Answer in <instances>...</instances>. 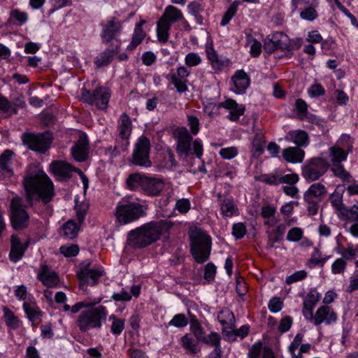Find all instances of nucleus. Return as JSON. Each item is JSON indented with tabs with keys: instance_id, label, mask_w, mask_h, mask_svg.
Returning <instances> with one entry per match:
<instances>
[{
	"instance_id": "obj_1",
	"label": "nucleus",
	"mask_w": 358,
	"mask_h": 358,
	"mask_svg": "<svg viewBox=\"0 0 358 358\" xmlns=\"http://www.w3.org/2000/svg\"><path fill=\"white\" fill-rule=\"evenodd\" d=\"M23 185L29 203L40 199L47 203L53 196V184L42 170H29L24 177Z\"/></svg>"
},
{
	"instance_id": "obj_2",
	"label": "nucleus",
	"mask_w": 358,
	"mask_h": 358,
	"mask_svg": "<svg viewBox=\"0 0 358 358\" xmlns=\"http://www.w3.org/2000/svg\"><path fill=\"white\" fill-rule=\"evenodd\" d=\"M190 239V252L199 264L206 262L211 252V238L197 226L191 227L188 232Z\"/></svg>"
},
{
	"instance_id": "obj_3",
	"label": "nucleus",
	"mask_w": 358,
	"mask_h": 358,
	"mask_svg": "<svg viewBox=\"0 0 358 358\" xmlns=\"http://www.w3.org/2000/svg\"><path fill=\"white\" fill-rule=\"evenodd\" d=\"M162 225H141L128 233L127 242L132 248H145L157 241L162 233Z\"/></svg>"
},
{
	"instance_id": "obj_4",
	"label": "nucleus",
	"mask_w": 358,
	"mask_h": 358,
	"mask_svg": "<svg viewBox=\"0 0 358 358\" xmlns=\"http://www.w3.org/2000/svg\"><path fill=\"white\" fill-rule=\"evenodd\" d=\"M145 215V206L131 196H124L117 203L115 216L120 222H134Z\"/></svg>"
},
{
	"instance_id": "obj_5",
	"label": "nucleus",
	"mask_w": 358,
	"mask_h": 358,
	"mask_svg": "<svg viewBox=\"0 0 358 358\" xmlns=\"http://www.w3.org/2000/svg\"><path fill=\"white\" fill-rule=\"evenodd\" d=\"M108 313L103 306L90 307L82 311L78 316L76 324L81 332H87L91 329H99L103 322L106 321Z\"/></svg>"
},
{
	"instance_id": "obj_6",
	"label": "nucleus",
	"mask_w": 358,
	"mask_h": 358,
	"mask_svg": "<svg viewBox=\"0 0 358 358\" xmlns=\"http://www.w3.org/2000/svg\"><path fill=\"white\" fill-rule=\"evenodd\" d=\"M353 140L348 134H342L336 144L329 149V159L332 164H341L347 159L349 152L352 151Z\"/></svg>"
},
{
	"instance_id": "obj_7",
	"label": "nucleus",
	"mask_w": 358,
	"mask_h": 358,
	"mask_svg": "<svg viewBox=\"0 0 358 358\" xmlns=\"http://www.w3.org/2000/svg\"><path fill=\"white\" fill-rule=\"evenodd\" d=\"M329 164L322 157L313 158L301 166V174L305 180L315 181L322 176L327 171Z\"/></svg>"
},
{
	"instance_id": "obj_8",
	"label": "nucleus",
	"mask_w": 358,
	"mask_h": 358,
	"mask_svg": "<svg viewBox=\"0 0 358 358\" xmlns=\"http://www.w3.org/2000/svg\"><path fill=\"white\" fill-rule=\"evenodd\" d=\"M150 151V140L145 136H141L136 143L133 150L132 163L135 165L146 168L151 166Z\"/></svg>"
},
{
	"instance_id": "obj_9",
	"label": "nucleus",
	"mask_w": 358,
	"mask_h": 358,
	"mask_svg": "<svg viewBox=\"0 0 358 358\" xmlns=\"http://www.w3.org/2000/svg\"><path fill=\"white\" fill-rule=\"evenodd\" d=\"M90 262L85 261L80 264V271L77 273L80 280V287L84 289L87 285L94 286L98 279L103 275L104 272L101 269L90 268Z\"/></svg>"
},
{
	"instance_id": "obj_10",
	"label": "nucleus",
	"mask_w": 358,
	"mask_h": 358,
	"mask_svg": "<svg viewBox=\"0 0 358 358\" xmlns=\"http://www.w3.org/2000/svg\"><path fill=\"white\" fill-rule=\"evenodd\" d=\"M205 52L209 64L215 73H220L229 65V59L223 55H218L214 49L213 41H207Z\"/></svg>"
},
{
	"instance_id": "obj_11",
	"label": "nucleus",
	"mask_w": 358,
	"mask_h": 358,
	"mask_svg": "<svg viewBox=\"0 0 358 358\" xmlns=\"http://www.w3.org/2000/svg\"><path fill=\"white\" fill-rule=\"evenodd\" d=\"M24 141L31 150L44 153L49 148L52 142V136L49 132L29 134L25 137Z\"/></svg>"
},
{
	"instance_id": "obj_12",
	"label": "nucleus",
	"mask_w": 358,
	"mask_h": 358,
	"mask_svg": "<svg viewBox=\"0 0 358 358\" xmlns=\"http://www.w3.org/2000/svg\"><path fill=\"white\" fill-rule=\"evenodd\" d=\"M190 75V71L186 66H179L176 72L170 73L166 76L167 80L171 82L177 91L180 93L185 92L187 90V77Z\"/></svg>"
},
{
	"instance_id": "obj_13",
	"label": "nucleus",
	"mask_w": 358,
	"mask_h": 358,
	"mask_svg": "<svg viewBox=\"0 0 358 358\" xmlns=\"http://www.w3.org/2000/svg\"><path fill=\"white\" fill-rule=\"evenodd\" d=\"M337 320L336 313L331 307L324 305L319 307L315 315L309 320L313 322L315 326H319L324 322L327 325H330Z\"/></svg>"
},
{
	"instance_id": "obj_14",
	"label": "nucleus",
	"mask_w": 358,
	"mask_h": 358,
	"mask_svg": "<svg viewBox=\"0 0 358 358\" xmlns=\"http://www.w3.org/2000/svg\"><path fill=\"white\" fill-rule=\"evenodd\" d=\"M101 37L103 41L109 42L116 38L122 31V25L120 21L110 18L103 22Z\"/></svg>"
},
{
	"instance_id": "obj_15",
	"label": "nucleus",
	"mask_w": 358,
	"mask_h": 358,
	"mask_svg": "<svg viewBox=\"0 0 358 358\" xmlns=\"http://www.w3.org/2000/svg\"><path fill=\"white\" fill-rule=\"evenodd\" d=\"M164 181L156 177L145 176L141 192L146 196H156L164 189Z\"/></svg>"
},
{
	"instance_id": "obj_16",
	"label": "nucleus",
	"mask_w": 358,
	"mask_h": 358,
	"mask_svg": "<svg viewBox=\"0 0 358 358\" xmlns=\"http://www.w3.org/2000/svg\"><path fill=\"white\" fill-rule=\"evenodd\" d=\"M178 138L177 152L180 157H187L190 152V141L192 137L189 135L187 128L182 127L176 131Z\"/></svg>"
},
{
	"instance_id": "obj_17",
	"label": "nucleus",
	"mask_w": 358,
	"mask_h": 358,
	"mask_svg": "<svg viewBox=\"0 0 358 358\" xmlns=\"http://www.w3.org/2000/svg\"><path fill=\"white\" fill-rule=\"evenodd\" d=\"M88 140L87 136L81 133L76 144L71 148V153L76 162H84L88 157Z\"/></svg>"
},
{
	"instance_id": "obj_18",
	"label": "nucleus",
	"mask_w": 358,
	"mask_h": 358,
	"mask_svg": "<svg viewBox=\"0 0 358 358\" xmlns=\"http://www.w3.org/2000/svg\"><path fill=\"white\" fill-rule=\"evenodd\" d=\"M50 169L58 180H62L69 178L77 169L67 162L55 161L50 164Z\"/></svg>"
},
{
	"instance_id": "obj_19",
	"label": "nucleus",
	"mask_w": 358,
	"mask_h": 358,
	"mask_svg": "<svg viewBox=\"0 0 358 358\" xmlns=\"http://www.w3.org/2000/svg\"><path fill=\"white\" fill-rule=\"evenodd\" d=\"M29 243V241H27L24 243H22L16 235H12L9 253L10 260L14 263L20 261L23 257Z\"/></svg>"
},
{
	"instance_id": "obj_20",
	"label": "nucleus",
	"mask_w": 358,
	"mask_h": 358,
	"mask_svg": "<svg viewBox=\"0 0 358 358\" xmlns=\"http://www.w3.org/2000/svg\"><path fill=\"white\" fill-rule=\"evenodd\" d=\"M231 90L236 94H243L250 85V78L243 70H238L231 78Z\"/></svg>"
},
{
	"instance_id": "obj_21",
	"label": "nucleus",
	"mask_w": 358,
	"mask_h": 358,
	"mask_svg": "<svg viewBox=\"0 0 358 358\" xmlns=\"http://www.w3.org/2000/svg\"><path fill=\"white\" fill-rule=\"evenodd\" d=\"M10 206L12 224H24L29 220L27 213L21 206L20 198H13Z\"/></svg>"
},
{
	"instance_id": "obj_22",
	"label": "nucleus",
	"mask_w": 358,
	"mask_h": 358,
	"mask_svg": "<svg viewBox=\"0 0 358 358\" xmlns=\"http://www.w3.org/2000/svg\"><path fill=\"white\" fill-rule=\"evenodd\" d=\"M327 187L321 182H315L305 192L303 198L306 202L320 201L327 194Z\"/></svg>"
},
{
	"instance_id": "obj_23",
	"label": "nucleus",
	"mask_w": 358,
	"mask_h": 358,
	"mask_svg": "<svg viewBox=\"0 0 358 358\" xmlns=\"http://www.w3.org/2000/svg\"><path fill=\"white\" fill-rule=\"evenodd\" d=\"M38 278L43 285L48 287H56L59 281L58 275L55 271H52L47 265L41 266V271L38 274Z\"/></svg>"
},
{
	"instance_id": "obj_24",
	"label": "nucleus",
	"mask_w": 358,
	"mask_h": 358,
	"mask_svg": "<svg viewBox=\"0 0 358 358\" xmlns=\"http://www.w3.org/2000/svg\"><path fill=\"white\" fill-rule=\"evenodd\" d=\"M110 98V91L108 87H98L93 92V105L99 109L104 110L108 107Z\"/></svg>"
},
{
	"instance_id": "obj_25",
	"label": "nucleus",
	"mask_w": 358,
	"mask_h": 358,
	"mask_svg": "<svg viewBox=\"0 0 358 358\" xmlns=\"http://www.w3.org/2000/svg\"><path fill=\"white\" fill-rule=\"evenodd\" d=\"M220 106L229 111L228 118L232 121L238 120L245 111V107L243 105H238L234 100L231 99L220 103Z\"/></svg>"
},
{
	"instance_id": "obj_26",
	"label": "nucleus",
	"mask_w": 358,
	"mask_h": 358,
	"mask_svg": "<svg viewBox=\"0 0 358 358\" xmlns=\"http://www.w3.org/2000/svg\"><path fill=\"white\" fill-rule=\"evenodd\" d=\"M283 159L288 163L297 164L303 162L305 153L304 152L296 147H289L284 149L282 152Z\"/></svg>"
},
{
	"instance_id": "obj_27",
	"label": "nucleus",
	"mask_w": 358,
	"mask_h": 358,
	"mask_svg": "<svg viewBox=\"0 0 358 358\" xmlns=\"http://www.w3.org/2000/svg\"><path fill=\"white\" fill-rule=\"evenodd\" d=\"M285 139L294 143L298 147H306L308 145V134L302 130H293L289 131Z\"/></svg>"
},
{
	"instance_id": "obj_28",
	"label": "nucleus",
	"mask_w": 358,
	"mask_h": 358,
	"mask_svg": "<svg viewBox=\"0 0 358 358\" xmlns=\"http://www.w3.org/2000/svg\"><path fill=\"white\" fill-rule=\"evenodd\" d=\"M161 18L171 24L184 20L181 10L173 6L166 7Z\"/></svg>"
},
{
	"instance_id": "obj_29",
	"label": "nucleus",
	"mask_w": 358,
	"mask_h": 358,
	"mask_svg": "<svg viewBox=\"0 0 358 358\" xmlns=\"http://www.w3.org/2000/svg\"><path fill=\"white\" fill-rule=\"evenodd\" d=\"M345 189L344 185H338L334 192L330 195V202L333 208L338 213L344 207L343 195Z\"/></svg>"
},
{
	"instance_id": "obj_30",
	"label": "nucleus",
	"mask_w": 358,
	"mask_h": 358,
	"mask_svg": "<svg viewBox=\"0 0 358 358\" xmlns=\"http://www.w3.org/2000/svg\"><path fill=\"white\" fill-rule=\"evenodd\" d=\"M295 110L297 116L301 120H306L309 122L317 120L315 115L308 112V105L303 99H298L296 100Z\"/></svg>"
},
{
	"instance_id": "obj_31",
	"label": "nucleus",
	"mask_w": 358,
	"mask_h": 358,
	"mask_svg": "<svg viewBox=\"0 0 358 358\" xmlns=\"http://www.w3.org/2000/svg\"><path fill=\"white\" fill-rule=\"evenodd\" d=\"M217 319L223 326V329H233L235 327V317L234 313L228 310H222L219 312Z\"/></svg>"
},
{
	"instance_id": "obj_32",
	"label": "nucleus",
	"mask_w": 358,
	"mask_h": 358,
	"mask_svg": "<svg viewBox=\"0 0 358 358\" xmlns=\"http://www.w3.org/2000/svg\"><path fill=\"white\" fill-rule=\"evenodd\" d=\"M131 131V122L129 117L126 114L120 116L119 121V133L121 137L125 140L126 144H128L127 139Z\"/></svg>"
},
{
	"instance_id": "obj_33",
	"label": "nucleus",
	"mask_w": 358,
	"mask_h": 358,
	"mask_svg": "<svg viewBox=\"0 0 358 358\" xmlns=\"http://www.w3.org/2000/svg\"><path fill=\"white\" fill-rule=\"evenodd\" d=\"M23 309L28 317L31 322H36L41 315L42 313L35 302L27 301L23 303Z\"/></svg>"
},
{
	"instance_id": "obj_34",
	"label": "nucleus",
	"mask_w": 358,
	"mask_h": 358,
	"mask_svg": "<svg viewBox=\"0 0 358 358\" xmlns=\"http://www.w3.org/2000/svg\"><path fill=\"white\" fill-rule=\"evenodd\" d=\"M145 23V20H141L135 27L132 40L128 45V50H133L137 45H138L145 36V33L142 29V26Z\"/></svg>"
},
{
	"instance_id": "obj_35",
	"label": "nucleus",
	"mask_w": 358,
	"mask_h": 358,
	"mask_svg": "<svg viewBox=\"0 0 358 358\" xmlns=\"http://www.w3.org/2000/svg\"><path fill=\"white\" fill-rule=\"evenodd\" d=\"M13 152L10 150H6L0 156V168L4 171L7 176H11L13 174L12 169V161H13Z\"/></svg>"
},
{
	"instance_id": "obj_36",
	"label": "nucleus",
	"mask_w": 358,
	"mask_h": 358,
	"mask_svg": "<svg viewBox=\"0 0 358 358\" xmlns=\"http://www.w3.org/2000/svg\"><path fill=\"white\" fill-rule=\"evenodd\" d=\"M145 176V175L140 173L131 174L126 181L128 189L131 190L139 189L141 191Z\"/></svg>"
},
{
	"instance_id": "obj_37",
	"label": "nucleus",
	"mask_w": 358,
	"mask_h": 358,
	"mask_svg": "<svg viewBox=\"0 0 358 358\" xmlns=\"http://www.w3.org/2000/svg\"><path fill=\"white\" fill-rule=\"evenodd\" d=\"M265 141L264 136L257 134L252 139L250 152L253 157H259L264 152Z\"/></svg>"
},
{
	"instance_id": "obj_38",
	"label": "nucleus",
	"mask_w": 358,
	"mask_h": 358,
	"mask_svg": "<svg viewBox=\"0 0 358 358\" xmlns=\"http://www.w3.org/2000/svg\"><path fill=\"white\" fill-rule=\"evenodd\" d=\"M171 24L160 18L157 24V34L159 41L166 42L169 37Z\"/></svg>"
},
{
	"instance_id": "obj_39",
	"label": "nucleus",
	"mask_w": 358,
	"mask_h": 358,
	"mask_svg": "<svg viewBox=\"0 0 358 358\" xmlns=\"http://www.w3.org/2000/svg\"><path fill=\"white\" fill-rule=\"evenodd\" d=\"M80 230V225H62L59 234L66 239L73 240L77 236Z\"/></svg>"
},
{
	"instance_id": "obj_40",
	"label": "nucleus",
	"mask_w": 358,
	"mask_h": 358,
	"mask_svg": "<svg viewBox=\"0 0 358 358\" xmlns=\"http://www.w3.org/2000/svg\"><path fill=\"white\" fill-rule=\"evenodd\" d=\"M245 46L250 47V53L252 57H257L262 52V44L250 34L246 35Z\"/></svg>"
},
{
	"instance_id": "obj_41",
	"label": "nucleus",
	"mask_w": 358,
	"mask_h": 358,
	"mask_svg": "<svg viewBox=\"0 0 358 358\" xmlns=\"http://www.w3.org/2000/svg\"><path fill=\"white\" fill-rule=\"evenodd\" d=\"M338 215L348 221H358V206L354 205L350 208L345 206Z\"/></svg>"
},
{
	"instance_id": "obj_42",
	"label": "nucleus",
	"mask_w": 358,
	"mask_h": 358,
	"mask_svg": "<svg viewBox=\"0 0 358 358\" xmlns=\"http://www.w3.org/2000/svg\"><path fill=\"white\" fill-rule=\"evenodd\" d=\"M182 346L192 354H196L198 352L196 342L188 334H185L180 338Z\"/></svg>"
},
{
	"instance_id": "obj_43",
	"label": "nucleus",
	"mask_w": 358,
	"mask_h": 358,
	"mask_svg": "<svg viewBox=\"0 0 358 358\" xmlns=\"http://www.w3.org/2000/svg\"><path fill=\"white\" fill-rule=\"evenodd\" d=\"M184 61L187 68H192L201 64L203 59L199 53L190 52L185 55Z\"/></svg>"
},
{
	"instance_id": "obj_44",
	"label": "nucleus",
	"mask_w": 358,
	"mask_h": 358,
	"mask_svg": "<svg viewBox=\"0 0 358 358\" xmlns=\"http://www.w3.org/2000/svg\"><path fill=\"white\" fill-rule=\"evenodd\" d=\"M221 210L224 216H232L237 212V208L232 200L224 199L220 205Z\"/></svg>"
},
{
	"instance_id": "obj_45",
	"label": "nucleus",
	"mask_w": 358,
	"mask_h": 358,
	"mask_svg": "<svg viewBox=\"0 0 358 358\" xmlns=\"http://www.w3.org/2000/svg\"><path fill=\"white\" fill-rule=\"evenodd\" d=\"M28 19L27 13L21 11L18 9L13 10L10 12V20L12 22L17 25L24 24Z\"/></svg>"
},
{
	"instance_id": "obj_46",
	"label": "nucleus",
	"mask_w": 358,
	"mask_h": 358,
	"mask_svg": "<svg viewBox=\"0 0 358 358\" xmlns=\"http://www.w3.org/2000/svg\"><path fill=\"white\" fill-rule=\"evenodd\" d=\"M3 310L6 325L13 329H17L19 326V320L17 317H15L13 312L6 307H3Z\"/></svg>"
},
{
	"instance_id": "obj_47",
	"label": "nucleus",
	"mask_w": 358,
	"mask_h": 358,
	"mask_svg": "<svg viewBox=\"0 0 358 358\" xmlns=\"http://www.w3.org/2000/svg\"><path fill=\"white\" fill-rule=\"evenodd\" d=\"M190 330L193 333L194 336L196 338L197 341H200L201 338L205 334L203 327L199 320L193 317L190 320Z\"/></svg>"
},
{
	"instance_id": "obj_48",
	"label": "nucleus",
	"mask_w": 358,
	"mask_h": 358,
	"mask_svg": "<svg viewBox=\"0 0 358 358\" xmlns=\"http://www.w3.org/2000/svg\"><path fill=\"white\" fill-rule=\"evenodd\" d=\"M218 154L223 159L231 160L238 155V150L235 146L225 147L220 148Z\"/></svg>"
},
{
	"instance_id": "obj_49",
	"label": "nucleus",
	"mask_w": 358,
	"mask_h": 358,
	"mask_svg": "<svg viewBox=\"0 0 358 358\" xmlns=\"http://www.w3.org/2000/svg\"><path fill=\"white\" fill-rule=\"evenodd\" d=\"M113 56V50H106L96 58L95 63L97 66L107 65L112 62Z\"/></svg>"
},
{
	"instance_id": "obj_50",
	"label": "nucleus",
	"mask_w": 358,
	"mask_h": 358,
	"mask_svg": "<svg viewBox=\"0 0 358 358\" xmlns=\"http://www.w3.org/2000/svg\"><path fill=\"white\" fill-rule=\"evenodd\" d=\"M101 298H98L94 299L93 300L90 301L86 300L83 301H80L78 303H76L71 308V311L73 313H76L83 308H90L92 306H94L95 305L98 304L101 301Z\"/></svg>"
},
{
	"instance_id": "obj_51",
	"label": "nucleus",
	"mask_w": 358,
	"mask_h": 358,
	"mask_svg": "<svg viewBox=\"0 0 358 358\" xmlns=\"http://www.w3.org/2000/svg\"><path fill=\"white\" fill-rule=\"evenodd\" d=\"M331 171L343 181H349L351 177L341 164H332Z\"/></svg>"
},
{
	"instance_id": "obj_52",
	"label": "nucleus",
	"mask_w": 358,
	"mask_h": 358,
	"mask_svg": "<svg viewBox=\"0 0 358 358\" xmlns=\"http://www.w3.org/2000/svg\"><path fill=\"white\" fill-rule=\"evenodd\" d=\"M337 252L341 255L340 259H343L347 262L348 260L353 259L355 258V251L352 245L348 248L338 247Z\"/></svg>"
},
{
	"instance_id": "obj_53",
	"label": "nucleus",
	"mask_w": 358,
	"mask_h": 358,
	"mask_svg": "<svg viewBox=\"0 0 358 358\" xmlns=\"http://www.w3.org/2000/svg\"><path fill=\"white\" fill-rule=\"evenodd\" d=\"M257 180L270 185H278L280 184L279 176L275 173L263 174L258 176Z\"/></svg>"
},
{
	"instance_id": "obj_54",
	"label": "nucleus",
	"mask_w": 358,
	"mask_h": 358,
	"mask_svg": "<svg viewBox=\"0 0 358 358\" xmlns=\"http://www.w3.org/2000/svg\"><path fill=\"white\" fill-rule=\"evenodd\" d=\"M200 341H202L207 345L214 346L215 348L220 346V336L215 332H212L207 336L203 335Z\"/></svg>"
},
{
	"instance_id": "obj_55",
	"label": "nucleus",
	"mask_w": 358,
	"mask_h": 358,
	"mask_svg": "<svg viewBox=\"0 0 358 358\" xmlns=\"http://www.w3.org/2000/svg\"><path fill=\"white\" fill-rule=\"evenodd\" d=\"M188 320L184 314H177L173 316L172 320L169 322V326H173L178 328H182L187 326Z\"/></svg>"
},
{
	"instance_id": "obj_56",
	"label": "nucleus",
	"mask_w": 358,
	"mask_h": 358,
	"mask_svg": "<svg viewBox=\"0 0 358 358\" xmlns=\"http://www.w3.org/2000/svg\"><path fill=\"white\" fill-rule=\"evenodd\" d=\"M347 262L343 259H337L331 265V271L334 274L343 273L346 269Z\"/></svg>"
},
{
	"instance_id": "obj_57",
	"label": "nucleus",
	"mask_w": 358,
	"mask_h": 358,
	"mask_svg": "<svg viewBox=\"0 0 358 358\" xmlns=\"http://www.w3.org/2000/svg\"><path fill=\"white\" fill-rule=\"evenodd\" d=\"M315 305L316 303L306 299H304L303 303L302 313L306 320H309L310 318H312V316L313 315V310Z\"/></svg>"
},
{
	"instance_id": "obj_58",
	"label": "nucleus",
	"mask_w": 358,
	"mask_h": 358,
	"mask_svg": "<svg viewBox=\"0 0 358 358\" xmlns=\"http://www.w3.org/2000/svg\"><path fill=\"white\" fill-rule=\"evenodd\" d=\"M308 94L310 97H317L324 95L325 94V90L322 85L315 83L308 88Z\"/></svg>"
},
{
	"instance_id": "obj_59",
	"label": "nucleus",
	"mask_w": 358,
	"mask_h": 358,
	"mask_svg": "<svg viewBox=\"0 0 358 358\" xmlns=\"http://www.w3.org/2000/svg\"><path fill=\"white\" fill-rule=\"evenodd\" d=\"M220 108V103L210 102L204 104L203 111L208 115L213 117L219 113Z\"/></svg>"
},
{
	"instance_id": "obj_60",
	"label": "nucleus",
	"mask_w": 358,
	"mask_h": 358,
	"mask_svg": "<svg viewBox=\"0 0 358 358\" xmlns=\"http://www.w3.org/2000/svg\"><path fill=\"white\" fill-rule=\"evenodd\" d=\"M60 252L66 257H74L79 252V248L76 245L70 246L62 245L59 248Z\"/></svg>"
},
{
	"instance_id": "obj_61",
	"label": "nucleus",
	"mask_w": 358,
	"mask_h": 358,
	"mask_svg": "<svg viewBox=\"0 0 358 358\" xmlns=\"http://www.w3.org/2000/svg\"><path fill=\"white\" fill-rule=\"evenodd\" d=\"M280 183H287L289 185H296L299 180L298 174L292 173L279 176Z\"/></svg>"
},
{
	"instance_id": "obj_62",
	"label": "nucleus",
	"mask_w": 358,
	"mask_h": 358,
	"mask_svg": "<svg viewBox=\"0 0 358 358\" xmlns=\"http://www.w3.org/2000/svg\"><path fill=\"white\" fill-rule=\"evenodd\" d=\"M124 319L115 320L110 327L111 332L115 335H120L124 329Z\"/></svg>"
},
{
	"instance_id": "obj_63",
	"label": "nucleus",
	"mask_w": 358,
	"mask_h": 358,
	"mask_svg": "<svg viewBox=\"0 0 358 358\" xmlns=\"http://www.w3.org/2000/svg\"><path fill=\"white\" fill-rule=\"evenodd\" d=\"M187 124L189 127L190 131L193 135L198 134L199 131V120L194 115L187 116Z\"/></svg>"
},
{
	"instance_id": "obj_64",
	"label": "nucleus",
	"mask_w": 358,
	"mask_h": 358,
	"mask_svg": "<svg viewBox=\"0 0 358 358\" xmlns=\"http://www.w3.org/2000/svg\"><path fill=\"white\" fill-rule=\"evenodd\" d=\"M300 15L303 20L308 21L314 20L317 16L316 10L312 7H308L303 10Z\"/></svg>"
}]
</instances>
